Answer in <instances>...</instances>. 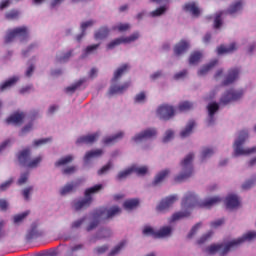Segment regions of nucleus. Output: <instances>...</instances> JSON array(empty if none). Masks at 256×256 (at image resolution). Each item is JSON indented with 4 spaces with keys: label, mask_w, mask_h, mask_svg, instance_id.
<instances>
[{
    "label": "nucleus",
    "mask_w": 256,
    "mask_h": 256,
    "mask_svg": "<svg viewBox=\"0 0 256 256\" xmlns=\"http://www.w3.org/2000/svg\"><path fill=\"white\" fill-rule=\"evenodd\" d=\"M253 239H256V232H247L242 237L232 240L231 242L224 244H212L208 248H206V253L208 255H215V253H219L220 256H225L233 247H239L242 243H245V241H253Z\"/></svg>",
    "instance_id": "1"
},
{
    "label": "nucleus",
    "mask_w": 256,
    "mask_h": 256,
    "mask_svg": "<svg viewBox=\"0 0 256 256\" xmlns=\"http://www.w3.org/2000/svg\"><path fill=\"white\" fill-rule=\"evenodd\" d=\"M217 203H221V198L219 196H215L204 202H199V199H197V195H195V193L188 192L182 199L181 207L185 210L195 209V207L211 209V207H213V205H217Z\"/></svg>",
    "instance_id": "2"
},
{
    "label": "nucleus",
    "mask_w": 256,
    "mask_h": 256,
    "mask_svg": "<svg viewBox=\"0 0 256 256\" xmlns=\"http://www.w3.org/2000/svg\"><path fill=\"white\" fill-rule=\"evenodd\" d=\"M103 189V184H98L85 190V199L75 201L73 203V208L75 211H81V209H87L93 203V195L99 193Z\"/></svg>",
    "instance_id": "3"
},
{
    "label": "nucleus",
    "mask_w": 256,
    "mask_h": 256,
    "mask_svg": "<svg viewBox=\"0 0 256 256\" xmlns=\"http://www.w3.org/2000/svg\"><path fill=\"white\" fill-rule=\"evenodd\" d=\"M195 155L193 153H189L184 160L181 162V173L174 178L175 183H183V181H187L191 175H193V158Z\"/></svg>",
    "instance_id": "4"
},
{
    "label": "nucleus",
    "mask_w": 256,
    "mask_h": 256,
    "mask_svg": "<svg viewBox=\"0 0 256 256\" xmlns=\"http://www.w3.org/2000/svg\"><path fill=\"white\" fill-rule=\"evenodd\" d=\"M249 138V133L247 131H241L238 139L234 143V155L239 157V155H251V153H256V146L248 149H243V143Z\"/></svg>",
    "instance_id": "5"
},
{
    "label": "nucleus",
    "mask_w": 256,
    "mask_h": 256,
    "mask_svg": "<svg viewBox=\"0 0 256 256\" xmlns=\"http://www.w3.org/2000/svg\"><path fill=\"white\" fill-rule=\"evenodd\" d=\"M18 161L20 165H26L30 169H35V167L39 166V163L43 161V158L41 156H38L31 160V149L26 148L22 151H20L17 155Z\"/></svg>",
    "instance_id": "6"
},
{
    "label": "nucleus",
    "mask_w": 256,
    "mask_h": 256,
    "mask_svg": "<svg viewBox=\"0 0 256 256\" xmlns=\"http://www.w3.org/2000/svg\"><path fill=\"white\" fill-rule=\"evenodd\" d=\"M17 37L21 38V41L29 39V28H27V26H22L8 30L4 39V43L6 45L13 43Z\"/></svg>",
    "instance_id": "7"
},
{
    "label": "nucleus",
    "mask_w": 256,
    "mask_h": 256,
    "mask_svg": "<svg viewBox=\"0 0 256 256\" xmlns=\"http://www.w3.org/2000/svg\"><path fill=\"white\" fill-rule=\"evenodd\" d=\"M243 97V90H228L220 99V105H229L232 101H239Z\"/></svg>",
    "instance_id": "8"
},
{
    "label": "nucleus",
    "mask_w": 256,
    "mask_h": 256,
    "mask_svg": "<svg viewBox=\"0 0 256 256\" xmlns=\"http://www.w3.org/2000/svg\"><path fill=\"white\" fill-rule=\"evenodd\" d=\"M139 39V32H134L132 35L128 37H121L112 40L107 44V49H115V47H119L122 43H133V41H137Z\"/></svg>",
    "instance_id": "9"
},
{
    "label": "nucleus",
    "mask_w": 256,
    "mask_h": 256,
    "mask_svg": "<svg viewBox=\"0 0 256 256\" xmlns=\"http://www.w3.org/2000/svg\"><path fill=\"white\" fill-rule=\"evenodd\" d=\"M157 115L163 121H169V119L175 115V108H173V106L164 104L159 106L157 109Z\"/></svg>",
    "instance_id": "10"
},
{
    "label": "nucleus",
    "mask_w": 256,
    "mask_h": 256,
    "mask_svg": "<svg viewBox=\"0 0 256 256\" xmlns=\"http://www.w3.org/2000/svg\"><path fill=\"white\" fill-rule=\"evenodd\" d=\"M119 213H121V208H119L118 206H114L109 210H105V209L97 210V217L99 219H111L115 217V215H119Z\"/></svg>",
    "instance_id": "11"
},
{
    "label": "nucleus",
    "mask_w": 256,
    "mask_h": 256,
    "mask_svg": "<svg viewBox=\"0 0 256 256\" xmlns=\"http://www.w3.org/2000/svg\"><path fill=\"white\" fill-rule=\"evenodd\" d=\"M155 135H157V130L154 128H149V129L142 131L139 134H136L133 137V141H135V143H139V142L145 141L147 139H152V137H155Z\"/></svg>",
    "instance_id": "12"
},
{
    "label": "nucleus",
    "mask_w": 256,
    "mask_h": 256,
    "mask_svg": "<svg viewBox=\"0 0 256 256\" xmlns=\"http://www.w3.org/2000/svg\"><path fill=\"white\" fill-rule=\"evenodd\" d=\"M131 87V82H125L124 84L118 86L116 84H112L108 91V96L113 97V95H117L118 93H125L127 89Z\"/></svg>",
    "instance_id": "13"
},
{
    "label": "nucleus",
    "mask_w": 256,
    "mask_h": 256,
    "mask_svg": "<svg viewBox=\"0 0 256 256\" xmlns=\"http://www.w3.org/2000/svg\"><path fill=\"white\" fill-rule=\"evenodd\" d=\"M240 70L238 68H233L228 71V74L225 78V80L222 82V85L224 87H227V85H231L232 83H235L237 79L239 78Z\"/></svg>",
    "instance_id": "14"
},
{
    "label": "nucleus",
    "mask_w": 256,
    "mask_h": 256,
    "mask_svg": "<svg viewBox=\"0 0 256 256\" xmlns=\"http://www.w3.org/2000/svg\"><path fill=\"white\" fill-rule=\"evenodd\" d=\"M177 195L168 196L157 206V211H167L177 201Z\"/></svg>",
    "instance_id": "15"
},
{
    "label": "nucleus",
    "mask_w": 256,
    "mask_h": 256,
    "mask_svg": "<svg viewBox=\"0 0 256 256\" xmlns=\"http://www.w3.org/2000/svg\"><path fill=\"white\" fill-rule=\"evenodd\" d=\"M23 119H25V113L16 112L6 119V123H8V125H21Z\"/></svg>",
    "instance_id": "16"
},
{
    "label": "nucleus",
    "mask_w": 256,
    "mask_h": 256,
    "mask_svg": "<svg viewBox=\"0 0 256 256\" xmlns=\"http://www.w3.org/2000/svg\"><path fill=\"white\" fill-rule=\"evenodd\" d=\"M239 205H241V202L239 201V197H237V195L231 194L226 197L227 209H237Z\"/></svg>",
    "instance_id": "17"
},
{
    "label": "nucleus",
    "mask_w": 256,
    "mask_h": 256,
    "mask_svg": "<svg viewBox=\"0 0 256 256\" xmlns=\"http://www.w3.org/2000/svg\"><path fill=\"white\" fill-rule=\"evenodd\" d=\"M184 11L191 13L193 17H199L201 15V10H199V6L195 2L186 3L183 7Z\"/></svg>",
    "instance_id": "18"
},
{
    "label": "nucleus",
    "mask_w": 256,
    "mask_h": 256,
    "mask_svg": "<svg viewBox=\"0 0 256 256\" xmlns=\"http://www.w3.org/2000/svg\"><path fill=\"white\" fill-rule=\"evenodd\" d=\"M129 64H123L122 66H120L115 72H114V76L112 78V83H117V81H119V79H121V77H123V75H125V73H127V71H129Z\"/></svg>",
    "instance_id": "19"
},
{
    "label": "nucleus",
    "mask_w": 256,
    "mask_h": 256,
    "mask_svg": "<svg viewBox=\"0 0 256 256\" xmlns=\"http://www.w3.org/2000/svg\"><path fill=\"white\" fill-rule=\"evenodd\" d=\"M97 139H99L98 132L78 138L77 143H85L86 145H91L92 143H95Z\"/></svg>",
    "instance_id": "20"
},
{
    "label": "nucleus",
    "mask_w": 256,
    "mask_h": 256,
    "mask_svg": "<svg viewBox=\"0 0 256 256\" xmlns=\"http://www.w3.org/2000/svg\"><path fill=\"white\" fill-rule=\"evenodd\" d=\"M217 111H219V104L214 102L208 105V115H209L208 125L215 123V113H217Z\"/></svg>",
    "instance_id": "21"
},
{
    "label": "nucleus",
    "mask_w": 256,
    "mask_h": 256,
    "mask_svg": "<svg viewBox=\"0 0 256 256\" xmlns=\"http://www.w3.org/2000/svg\"><path fill=\"white\" fill-rule=\"evenodd\" d=\"M111 237V230L103 229L97 232L96 236L90 238V243H97L99 239H109Z\"/></svg>",
    "instance_id": "22"
},
{
    "label": "nucleus",
    "mask_w": 256,
    "mask_h": 256,
    "mask_svg": "<svg viewBox=\"0 0 256 256\" xmlns=\"http://www.w3.org/2000/svg\"><path fill=\"white\" fill-rule=\"evenodd\" d=\"M79 185H81L80 182H71L66 184L64 187L61 188L60 195H67L68 193H72V191H75V189H77Z\"/></svg>",
    "instance_id": "23"
},
{
    "label": "nucleus",
    "mask_w": 256,
    "mask_h": 256,
    "mask_svg": "<svg viewBox=\"0 0 256 256\" xmlns=\"http://www.w3.org/2000/svg\"><path fill=\"white\" fill-rule=\"evenodd\" d=\"M194 127H195V120H190L186 125V127L180 132V137L182 139L189 137V135L193 133Z\"/></svg>",
    "instance_id": "24"
},
{
    "label": "nucleus",
    "mask_w": 256,
    "mask_h": 256,
    "mask_svg": "<svg viewBox=\"0 0 256 256\" xmlns=\"http://www.w3.org/2000/svg\"><path fill=\"white\" fill-rule=\"evenodd\" d=\"M233 51H237V44L235 42L231 43L229 47H226L225 45H220L217 48L218 55H223L225 53H233Z\"/></svg>",
    "instance_id": "25"
},
{
    "label": "nucleus",
    "mask_w": 256,
    "mask_h": 256,
    "mask_svg": "<svg viewBox=\"0 0 256 256\" xmlns=\"http://www.w3.org/2000/svg\"><path fill=\"white\" fill-rule=\"evenodd\" d=\"M217 63H219V60L214 59L212 61L209 62V64L204 65L199 71H198V75L200 77H203V75H207L208 71H211V69H213Z\"/></svg>",
    "instance_id": "26"
},
{
    "label": "nucleus",
    "mask_w": 256,
    "mask_h": 256,
    "mask_svg": "<svg viewBox=\"0 0 256 256\" xmlns=\"http://www.w3.org/2000/svg\"><path fill=\"white\" fill-rule=\"evenodd\" d=\"M241 9H243V1L238 0L230 5V7L227 10V13L229 15H235V13H239V11H241Z\"/></svg>",
    "instance_id": "27"
},
{
    "label": "nucleus",
    "mask_w": 256,
    "mask_h": 256,
    "mask_svg": "<svg viewBox=\"0 0 256 256\" xmlns=\"http://www.w3.org/2000/svg\"><path fill=\"white\" fill-rule=\"evenodd\" d=\"M123 132H118L117 134L113 136H109L103 139V144L104 145H113V143H117L119 139H123Z\"/></svg>",
    "instance_id": "28"
},
{
    "label": "nucleus",
    "mask_w": 256,
    "mask_h": 256,
    "mask_svg": "<svg viewBox=\"0 0 256 256\" xmlns=\"http://www.w3.org/2000/svg\"><path fill=\"white\" fill-rule=\"evenodd\" d=\"M187 49H189V43L182 40L175 46L174 53L175 55H183Z\"/></svg>",
    "instance_id": "29"
},
{
    "label": "nucleus",
    "mask_w": 256,
    "mask_h": 256,
    "mask_svg": "<svg viewBox=\"0 0 256 256\" xmlns=\"http://www.w3.org/2000/svg\"><path fill=\"white\" fill-rule=\"evenodd\" d=\"M37 227H39V225L36 222L32 223L30 230L26 234L27 241H31V239L39 237V231L37 230Z\"/></svg>",
    "instance_id": "30"
},
{
    "label": "nucleus",
    "mask_w": 256,
    "mask_h": 256,
    "mask_svg": "<svg viewBox=\"0 0 256 256\" xmlns=\"http://www.w3.org/2000/svg\"><path fill=\"white\" fill-rule=\"evenodd\" d=\"M173 229L170 226H164L160 228L158 232L155 234V239H161L163 237H169Z\"/></svg>",
    "instance_id": "31"
},
{
    "label": "nucleus",
    "mask_w": 256,
    "mask_h": 256,
    "mask_svg": "<svg viewBox=\"0 0 256 256\" xmlns=\"http://www.w3.org/2000/svg\"><path fill=\"white\" fill-rule=\"evenodd\" d=\"M170 171L169 169H165L160 171L154 178L153 185H159V183H163L165 181V178L169 175Z\"/></svg>",
    "instance_id": "32"
},
{
    "label": "nucleus",
    "mask_w": 256,
    "mask_h": 256,
    "mask_svg": "<svg viewBox=\"0 0 256 256\" xmlns=\"http://www.w3.org/2000/svg\"><path fill=\"white\" fill-rule=\"evenodd\" d=\"M94 37L96 40H103L109 37V28L101 27L98 31L95 32Z\"/></svg>",
    "instance_id": "33"
},
{
    "label": "nucleus",
    "mask_w": 256,
    "mask_h": 256,
    "mask_svg": "<svg viewBox=\"0 0 256 256\" xmlns=\"http://www.w3.org/2000/svg\"><path fill=\"white\" fill-rule=\"evenodd\" d=\"M19 81V77L14 76L8 80H6L4 83H2L0 85V91H5L11 87H13V85H15V83H17Z\"/></svg>",
    "instance_id": "34"
},
{
    "label": "nucleus",
    "mask_w": 256,
    "mask_h": 256,
    "mask_svg": "<svg viewBox=\"0 0 256 256\" xmlns=\"http://www.w3.org/2000/svg\"><path fill=\"white\" fill-rule=\"evenodd\" d=\"M123 207L127 211H132V209L139 207V199L134 198V199L126 200L123 204Z\"/></svg>",
    "instance_id": "35"
},
{
    "label": "nucleus",
    "mask_w": 256,
    "mask_h": 256,
    "mask_svg": "<svg viewBox=\"0 0 256 256\" xmlns=\"http://www.w3.org/2000/svg\"><path fill=\"white\" fill-rule=\"evenodd\" d=\"M187 217H191V212L185 210V211H180V212H176L172 215L171 217V223L175 222V221H179L180 219H185Z\"/></svg>",
    "instance_id": "36"
},
{
    "label": "nucleus",
    "mask_w": 256,
    "mask_h": 256,
    "mask_svg": "<svg viewBox=\"0 0 256 256\" xmlns=\"http://www.w3.org/2000/svg\"><path fill=\"white\" fill-rule=\"evenodd\" d=\"M101 155H103L102 149L91 150L85 154L84 161L87 162L89 159H93V157H101Z\"/></svg>",
    "instance_id": "37"
},
{
    "label": "nucleus",
    "mask_w": 256,
    "mask_h": 256,
    "mask_svg": "<svg viewBox=\"0 0 256 256\" xmlns=\"http://www.w3.org/2000/svg\"><path fill=\"white\" fill-rule=\"evenodd\" d=\"M93 25H95V21L93 20L83 22L81 24L82 34L77 36V41H81V39H83V37L85 36V30L87 29V27H93Z\"/></svg>",
    "instance_id": "38"
},
{
    "label": "nucleus",
    "mask_w": 256,
    "mask_h": 256,
    "mask_svg": "<svg viewBox=\"0 0 256 256\" xmlns=\"http://www.w3.org/2000/svg\"><path fill=\"white\" fill-rule=\"evenodd\" d=\"M127 245V240H122L118 245H116L111 252L109 253V256H115L119 255L121 253V250Z\"/></svg>",
    "instance_id": "39"
},
{
    "label": "nucleus",
    "mask_w": 256,
    "mask_h": 256,
    "mask_svg": "<svg viewBox=\"0 0 256 256\" xmlns=\"http://www.w3.org/2000/svg\"><path fill=\"white\" fill-rule=\"evenodd\" d=\"M103 218L97 217V211L96 214H94V220L86 227V231H93V229H97L99 226V221H101Z\"/></svg>",
    "instance_id": "40"
},
{
    "label": "nucleus",
    "mask_w": 256,
    "mask_h": 256,
    "mask_svg": "<svg viewBox=\"0 0 256 256\" xmlns=\"http://www.w3.org/2000/svg\"><path fill=\"white\" fill-rule=\"evenodd\" d=\"M85 83V79H80L78 82L69 86L65 89L66 93H75L79 87H81Z\"/></svg>",
    "instance_id": "41"
},
{
    "label": "nucleus",
    "mask_w": 256,
    "mask_h": 256,
    "mask_svg": "<svg viewBox=\"0 0 256 256\" xmlns=\"http://www.w3.org/2000/svg\"><path fill=\"white\" fill-rule=\"evenodd\" d=\"M130 169L132 173H136L141 176L147 175V172L149 171V168H147V166H142V167L132 166Z\"/></svg>",
    "instance_id": "42"
},
{
    "label": "nucleus",
    "mask_w": 256,
    "mask_h": 256,
    "mask_svg": "<svg viewBox=\"0 0 256 256\" xmlns=\"http://www.w3.org/2000/svg\"><path fill=\"white\" fill-rule=\"evenodd\" d=\"M201 57H203V54H201V52H193L189 58L190 65H195V63H199V61H201Z\"/></svg>",
    "instance_id": "43"
},
{
    "label": "nucleus",
    "mask_w": 256,
    "mask_h": 256,
    "mask_svg": "<svg viewBox=\"0 0 256 256\" xmlns=\"http://www.w3.org/2000/svg\"><path fill=\"white\" fill-rule=\"evenodd\" d=\"M71 161H73V156L68 155V156H65V157L61 158L60 160H58L55 163V166L56 167H61V165H67V163H71Z\"/></svg>",
    "instance_id": "44"
},
{
    "label": "nucleus",
    "mask_w": 256,
    "mask_h": 256,
    "mask_svg": "<svg viewBox=\"0 0 256 256\" xmlns=\"http://www.w3.org/2000/svg\"><path fill=\"white\" fill-rule=\"evenodd\" d=\"M178 108L179 111H191V109H193V103L189 101H184L179 104Z\"/></svg>",
    "instance_id": "45"
},
{
    "label": "nucleus",
    "mask_w": 256,
    "mask_h": 256,
    "mask_svg": "<svg viewBox=\"0 0 256 256\" xmlns=\"http://www.w3.org/2000/svg\"><path fill=\"white\" fill-rule=\"evenodd\" d=\"M6 19L9 21H13L15 19H19V11L18 10H10L5 14Z\"/></svg>",
    "instance_id": "46"
},
{
    "label": "nucleus",
    "mask_w": 256,
    "mask_h": 256,
    "mask_svg": "<svg viewBox=\"0 0 256 256\" xmlns=\"http://www.w3.org/2000/svg\"><path fill=\"white\" fill-rule=\"evenodd\" d=\"M215 153V151L212 148H204L202 150L201 159L202 161H205V159H209Z\"/></svg>",
    "instance_id": "47"
},
{
    "label": "nucleus",
    "mask_w": 256,
    "mask_h": 256,
    "mask_svg": "<svg viewBox=\"0 0 256 256\" xmlns=\"http://www.w3.org/2000/svg\"><path fill=\"white\" fill-rule=\"evenodd\" d=\"M143 235H145L146 237H154L155 239V235H157V232H155V230H153V228L151 226H145L144 229L142 230Z\"/></svg>",
    "instance_id": "48"
},
{
    "label": "nucleus",
    "mask_w": 256,
    "mask_h": 256,
    "mask_svg": "<svg viewBox=\"0 0 256 256\" xmlns=\"http://www.w3.org/2000/svg\"><path fill=\"white\" fill-rule=\"evenodd\" d=\"M132 173V170L131 168L127 169V170H124V171H121L117 176H116V179L118 181H123V179H127V177H129V175H131Z\"/></svg>",
    "instance_id": "49"
},
{
    "label": "nucleus",
    "mask_w": 256,
    "mask_h": 256,
    "mask_svg": "<svg viewBox=\"0 0 256 256\" xmlns=\"http://www.w3.org/2000/svg\"><path fill=\"white\" fill-rule=\"evenodd\" d=\"M221 17H223V12H218L214 19V28L219 29L221 25H223V20H221Z\"/></svg>",
    "instance_id": "50"
},
{
    "label": "nucleus",
    "mask_w": 256,
    "mask_h": 256,
    "mask_svg": "<svg viewBox=\"0 0 256 256\" xmlns=\"http://www.w3.org/2000/svg\"><path fill=\"white\" fill-rule=\"evenodd\" d=\"M212 236H213V231H209L208 233L204 234V235L197 241V244H198V245H203V243H205L206 241H209V239H211Z\"/></svg>",
    "instance_id": "51"
},
{
    "label": "nucleus",
    "mask_w": 256,
    "mask_h": 256,
    "mask_svg": "<svg viewBox=\"0 0 256 256\" xmlns=\"http://www.w3.org/2000/svg\"><path fill=\"white\" fill-rule=\"evenodd\" d=\"M165 11H167V8H165V6L159 7L156 10L152 11L150 13L151 17H159L161 15H163V13H165Z\"/></svg>",
    "instance_id": "52"
},
{
    "label": "nucleus",
    "mask_w": 256,
    "mask_h": 256,
    "mask_svg": "<svg viewBox=\"0 0 256 256\" xmlns=\"http://www.w3.org/2000/svg\"><path fill=\"white\" fill-rule=\"evenodd\" d=\"M130 25L129 24H123V23H120L118 26H114L113 27V30L114 31H120V33H123V31H128V29H130Z\"/></svg>",
    "instance_id": "53"
},
{
    "label": "nucleus",
    "mask_w": 256,
    "mask_h": 256,
    "mask_svg": "<svg viewBox=\"0 0 256 256\" xmlns=\"http://www.w3.org/2000/svg\"><path fill=\"white\" fill-rule=\"evenodd\" d=\"M29 213H30L29 211H25L21 214L14 216V223H21V221H23V219H25V217H27Z\"/></svg>",
    "instance_id": "54"
},
{
    "label": "nucleus",
    "mask_w": 256,
    "mask_h": 256,
    "mask_svg": "<svg viewBox=\"0 0 256 256\" xmlns=\"http://www.w3.org/2000/svg\"><path fill=\"white\" fill-rule=\"evenodd\" d=\"M83 223H85V218H80L78 220H75L71 224V229H79L83 225Z\"/></svg>",
    "instance_id": "55"
},
{
    "label": "nucleus",
    "mask_w": 256,
    "mask_h": 256,
    "mask_svg": "<svg viewBox=\"0 0 256 256\" xmlns=\"http://www.w3.org/2000/svg\"><path fill=\"white\" fill-rule=\"evenodd\" d=\"M108 250H109V246L104 245V246L96 247L94 249V253L96 255H103V253L107 252Z\"/></svg>",
    "instance_id": "56"
},
{
    "label": "nucleus",
    "mask_w": 256,
    "mask_h": 256,
    "mask_svg": "<svg viewBox=\"0 0 256 256\" xmlns=\"http://www.w3.org/2000/svg\"><path fill=\"white\" fill-rule=\"evenodd\" d=\"M111 167H113V164L111 162H108L100 170H98V175H105V173H107V171H109Z\"/></svg>",
    "instance_id": "57"
},
{
    "label": "nucleus",
    "mask_w": 256,
    "mask_h": 256,
    "mask_svg": "<svg viewBox=\"0 0 256 256\" xmlns=\"http://www.w3.org/2000/svg\"><path fill=\"white\" fill-rule=\"evenodd\" d=\"M27 179H29V173H23L21 174L20 178L18 179V185H25L27 183Z\"/></svg>",
    "instance_id": "58"
},
{
    "label": "nucleus",
    "mask_w": 256,
    "mask_h": 256,
    "mask_svg": "<svg viewBox=\"0 0 256 256\" xmlns=\"http://www.w3.org/2000/svg\"><path fill=\"white\" fill-rule=\"evenodd\" d=\"M146 99V95L145 92H140L139 94H137L134 98L135 103H143V101H145Z\"/></svg>",
    "instance_id": "59"
},
{
    "label": "nucleus",
    "mask_w": 256,
    "mask_h": 256,
    "mask_svg": "<svg viewBox=\"0 0 256 256\" xmlns=\"http://www.w3.org/2000/svg\"><path fill=\"white\" fill-rule=\"evenodd\" d=\"M173 131L172 130H168L165 133V136L163 137V143H169V141H171V139H173Z\"/></svg>",
    "instance_id": "60"
},
{
    "label": "nucleus",
    "mask_w": 256,
    "mask_h": 256,
    "mask_svg": "<svg viewBox=\"0 0 256 256\" xmlns=\"http://www.w3.org/2000/svg\"><path fill=\"white\" fill-rule=\"evenodd\" d=\"M11 183H13V178H10L8 181L2 183L0 185V191H7V189L11 187Z\"/></svg>",
    "instance_id": "61"
},
{
    "label": "nucleus",
    "mask_w": 256,
    "mask_h": 256,
    "mask_svg": "<svg viewBox=\"0 0 256 256\" xmlns=\"http://www.w3.org/2000/svg\"><path fill=\"white\" fill-rule=\"evenodd\" d=\"M255 181H256V179L246 181L242 185V189H244V191H247V189H251V187H253V185H255Z\"/></svg>",
    "instance_id": "62"
},
{
    "label": "nucleus",
    "mask_w": 256,
    "mask_h": 256,
    "mask_svg": "<svg viewBox=\"0 0 256 256\" xmlns=\"http://www.w3.org/2000/svg\"><path fill=\"white\" fill-rule=\"evenodd\" d=\"M75 171H77V168L75 166H70L65 168L62 173L63 175H73V173H75Z\"/></svg>",
    "instance_id": "63"
},
{
    "label": "nucleus",
    "mask_w": 256,
    "mask_h": 256,
    "mask_svg": "<svg viewBox=\"0 0 256 256\" xmlns=\"http://www.w3.org/2000/svg\"><path fill=\"white\" fill-rule=\"evenodd\" d=\"M199 227H201V223H197L196 225H194L190 231V233L188 234V239H191L193 237V235H195V233H197V230L199 229Z\"/></svg>",
    "instance_id": "64"
}]
</instances>
